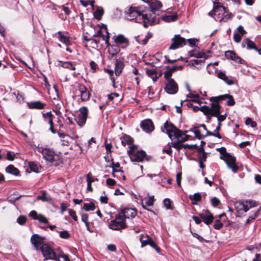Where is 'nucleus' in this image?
<instances>
[{
  "instance_id": "f257e3e1",
  "label": "nucleus",
  "mask_w": 261,
  "mask_h": 261,
  "mask_svg": "<svg viewBox=\"0 0 261 261\" xmlns=\"http://www.w3.org/2000/svg\"><path fill=\"white\" fill-rule=\"evenodd\" d=\"M148 3L150 9L147 11L145 10L146 14L144 17L145 24L152 25L153 23H158L159 20L156 19V16H159L162 12V4L160 1L158 0H149V2H146Z\"/></svg>"
},
{
  "instance_id": "f03ea898",
  "label": "nucleus",
  "mask_w": 261,
  "mask_h": 261,
  "mask_svg": "<svg viewBox=\"0 0 261 261\" xmlns=\"http://www.w3.org/2000/svg\"><path fill=\"white\" fill-rule=\"evenodd\" d=\"M201 111L207 116L208 120L211 119L212 116L216 117L218 121L222 122L224 121L227 116L226 113L223 115H220L221 106L219 103L212 102L211 107L207 106H202Z\"/></svg>"
},
{
  "instance_id": "7ed1b4c3",
  "label": "nucleus",
  "mask_w": 261,
  "mask_h": 261,
  "mask_svg": "<svg viewBox=\"0 0 261 261\" xmlns=\"http://www.w3.org/2000/svg\"><path fill=\"white\" fill-rule=\"evenodd\" d=\"M125 17L128 20H134L138 16H141V19L143 21V25L144 27H148L149 24H145V17L144 14L145 13V7L143 6H140L139 7H135L130 6L127 10H125Z\"/></svg>"
},
{
  "instance_id": "20e7f679",
  "label": "nucleus",
  "mask_w": 261,
  "mask_h": 261,
  "mask_svg": "<svg viewBox=\"0 0 261 261\" xmlns=\"http://www.w3.org/2000/svg\"><path fill=\"white\" fill-rule=\"evenodd\" d=\"M237 217H241L251 208L257 206L256 201L253 200L237 201L234 203Z\"/></svg>"
},
{
  "instance_id": "39448f33",
  "label": "nucleus",
  "mask_w": 261,
  "mask_h": 261,
  "mask_svg": "<svg viewBox=\"0 0 261 261\" xmlns=\"http://www.w3.org/2000/svg\"><path fill=\"white\" fill-rule=\"evenodd\" d=\"M218 150L221 154L220 157V159L225 162L228 168L230 169L234 173L237 172L239 170V167L236 164V158L226 152V148L224 147H221Z\"/></svg>"
},
{
  "instance_id": "423d86ee",
  "label": "nucleus",
  "mask_w": 261,
  "mask_h": 261,
  "mask_svg": "<svg viewBox=\"0 0 261 261\" xmlns=\"http://www.w3.org/2000/svg\"><path fill=\"white\" fill-rule=\"evenodd\" d=\"M161 130L163 133H166L171 139H172L173 136L179 139L182 135L180 130L177 128L172 123H169L168 121H166L164 125L161 127Z\"/></svg>"
},
{
  "instance_id": "0eeeda50",
  "label": "nucleus",
  "mask_w": 261,
  "mask_h": 261,
  "mask_svg": "<svg viewBox=\"0 0 261 261\" xmlns=\"http://www.w3.org/2000/svg\"><path fill=\"white\" fill-rule=\"evenodd\" d=\"M108 227L110 229L114 230L121 231L122 229H125L127 225L124 217L121 214L116 215L115 219L110 222Z\"/></svg>"
},
{
  "instance_id": "6e6552de",
  "label": "nucleus",
  "mask_w": 261,
  "mask_h": 261,
  "mask_svg": "<svg viewBox=\"0 0 261 261\" xmlns=\"http://www.w3.org/2000/svg\"><path fill=\"white\" fill-rule=\"evenodd\" d=\"M36 150L41 153L43 158L47 162L53 163L59 159V155L55 153L53 149L38 146Z\"/></svg>"
},
{
  "instance_id": "1a4fd4ad",
  "label": "nucleus",
  "mask_w": 261,
  "mask_h": 261,
  "mask_svg": "<svg viewBox=\"0 0 261 261\" xmlns=\"http://www.w3.org/2000/svg\"><path fill=\"white\" fill-rule=\"evenodd\" d=\"M88 114V109L86 107H82L79 109V113L75 116L74 120L80 127L83 126L86 122Z\"/></svg>"
},
{
  "instance_id": "9d476101",
  "label": "nucleus",
  "mask_w": 261,
  "mask_h": 261,
  "mask_svg": "<svg viewBox=\"0 0 261 261\" xmlns=\"http://www.w3.org/2000/svg\"><path fill=\"white\" fill-rule=\"evenodd\" d=\"M42 255L44 257L43 261L47 259H56V254L53 248L47 244H43L40 248Z\"/></svg>"
},
{
  "instance_id": "9b49d317",
  "label": "nucleus",
  "mask_w": 261,
  "mask_h": 261,
  "mask_svg": "<svg viewBox=\"0 0 261 261\" xmlns=\"http://www.w3.org/2000/svg\"><path fill=\"white\" fill-rule=\"evenodd\" d=\"M226 104L228 106H233L235 104V101L232 95L229 94L220 95L218 96L212 97L210 98V101L211 102L219 103V101L222 100H226Z\"/></svg>"
},
{
  "instance_id": "f8f14e48",
  "label": "nucleus",
  "mask_w": 261,
  "mask_h": 261,
  "mask_svg": "<svg viewBox=\"0 0 261 261\" xmlns=\"http://www.w3.org/2000/svg\"><path fill=\"white\" fill-rule=\"evenodd\" d=\"M131 150H127V153L132 162H142L144 159L149 160L146 156V152L142 150H139L135 152H130Z\"/></svg>"
},
{
  "instance_id": "ddd939ff",
  "label": "nucleus",
  "mask_w": 261,
  "mask_h": 261,
  "mask_svg": "<svg viewBox=\"0 0 261 261\" xmlns=\"http://www.w3.org/2000/svg\"><path fill=\"white\" fill-rule=\"evenodd\" d=\"M172 43L169 47V49H175L186 45V39L180 36L179 35H175L172 39Z\"/></svg>"
},
{
  "instance_id": "4468645a",
  "label": "nucleus",
  "mask_w": 261,
  "mask_h": 261,
  "mask_svg": "<svg viewBox=\"0 0 261 261\" xmlns=\"http://www.w3.org/2000/svg\"><path fill=\"white\" fill-rule=\"evenodd\" d=\"M115 43L121 45V48H126L129 45V41L127 38L122 34H118L113 37Z\"/></svg>"
},
{
  "instance_id": "2eb2a0df",
  "label": "nucleus",
  "mask_w": 261,
  "mask_h": 261,
  "mask_svg": "<svg viewBox=\"0 0 261 261\" xmlns=\"http://www.w3.org/2000/svg\"><path fill=\"white\" fill-rule=\"evenodd\" d=\"M165 91L170 94H174L178 91V86L174 80L166 81Z\"/></svg>"
},
{
  "instance_id": "dca6fc26",
  "label": "nucleus",
  "mask_w": 261,
  "mask_h": 261,
  "mask_svg": "<svg viewBox=\"0 0 261 261\" xmlns=\"http://www.w3.org/2000/svg\"><path fill=\"white\" fill-rule=\"evenodd\" d=\"M43 117L45 122L49 124V130L53 134H56V130L54 128L53 118L55 116L51 112H48L42 114Z\"/></svg>"
},
{
  "instance_id": "f3484780",
  "label": "nucleus",
  "mask_w": 261,
  "mask_h": 261,
  "mask_svg": "<svg viewBox=\"0 0 261 261\" xmlns=\"http://www.w3.org/2000/svg\"><path fill=\"white\" fill-rule=\"evenodd\" d=\"M44 238L41 237L39 235L35 234H33L31 238V242L34 245V248L36 250H38L40 246L42 245L44 243Z\"/></svg>"
},
{
  "instance_id": "a211bd4d",
  "label": "nucleus",
  "mask_w": 261,
  "mask_h": 261,
  "mask_svg": "<svg viewBox=\"0 0 261 261\" xmlns=\"http://www.w3.org/2000/svg\"><path fill=\"white\" fill-rule=\"evenodd\" d=\"M77 90L79 92L81 99L82 101H87L89 99L90 93L84 85H79Z\"/></svg>"
},
{
  "instance_id": "6ab92c4d",
  "label": "nucleus",
  "mask_w": 261,
  "mask_h": 261,
  "mask_svg": "<svg viewBox=\"0 0 261 261\" xmlns=\"http://www.w3.org/2000/svg\"><path fill=\"white\" fill-rule=\"evenodd\" d=\"M139 240L141 243V247H143L148 245H150V246H153V245H154V241L148 234H141L140 236Z\"/></svg>"
},
{
  "instance_id": "aec40b11",
  "label": "nucleus",
  "mask_w": 261,
  "mask_h": 261,
  "mask_svg": "<svg viewBox=\"0 0 261 261\" xmlns=\"http://www.w3.org/2000/svg\"><path fill=\"white\" fill-rule=\"evenodd\" d=\"M226 13V11L225 12H222L219 10L218 12L213 13V17L214 15L215 16L214 17L215 19L217 21H219L220 22H226L231 18V14H226L224 16H222Z\"/></svg>"
},
{
  "instance_id": "412c9836",
  "label": "nucleus",
  "mask_w": 261,
  "mask_h": 261,
  "mask_svg": "<svg viewBox=\"0 0 261 261\" xmlns=\"http://www.w3.org/2000/svg\"><path fill=\"white\" fill-rule=\"evenodd\" d=\"M225 56L227 59H230L232 61L240 64H243L244 61L239 57L237 54L232 50H227L225 52Z\"/></svg>"
},
{
  "instance_id": "4be33fe9",
  "label": "nucleus",
  "mask_w": 261,
  "mask_h": 261,
  "mask_svg": "<svg viewBox=\"0 0 261 261\" xmlns=\"http://www.w3.org/2000/svg\"><path fill=\"white\" fill-rule=\"evenodd\" d=\"M142 129L146 133H150L154 130V126L152 121L150 119H146L142 121L140 124Z\"/></svg>"
},
{
  "instance_id": "5701e85b",
  "label": "nucleus",
  "mask_w": 261,
  "mask_h": 261,
  "mask_svg": "<svg viewBox=\"0 0 261 261\" xmlns=\"http://www.w3.org/2000/svg\"><path fill=\"white\" fill-rule=\"evenodd\" d=\"M124 67V59H117L115 65V73L116 76H119Z\"/></svg>"
},
{
  "instance_id": "b1692460",
  "label": "nucleus",
  "mask_w": 261,
  "mask_h": 261,
  "mask_svg": "<svg viewBox=\"0 0 261 261\" xmlns=\"http://www.w3.org/2000/svg\"><path fill=\"white\" fill-rule=\"evenodd\" d=\"M120 214L124 217L125 219L126 218H134L137 215V211L134 208H125Z\"/></svg>"
},
{
  "instance_id": "393cba45",
  "label": "nucleus",
  "mask_w": 261,
  "mask_h": 261,
  "mask_svg": "<svg viewBox=\"0 0 261 261\" xmlns=\"http://www.w3.org/2000/svg\"><path fill=\"white\" fill-rule=\"evenodd\" d=\"M208 213V215H205L204 214H200L199 216L201 219H202L203 221L207 225L211 224L214 220V217L213 215L209 212L208 210L206 211Z\"/></svg>"
},
{
  "instance_id": "a878e982",
  "label": "nucleus",
  "mask_w": 261,
  "mask_h": 261,
  "mask_svg": "<svg viewBox=\"0 0 261 261\" xmlns=\"http://www.w3.org/2000/svg\"><path fill=\"white\" fill-rule=\"evenodd\" d=\"M120 51V48L117 45H112L108 49L109 58L112 59L115 57Z\"/></svg>"
},
{
  "instance_id": "bb28decb",
  "label": "nucleus",
  "mask_w": 261,
  "mask_h": 261,
  "mask_svg": "<svg viewBox=\"0 0 261 261\" xmlns=\"http://www.w3.org/2000/svg\"><path fill=\"white\" fill-rule=\"evenodd\" d=\"M190 57H195L196 58L206 59L207 55L203 52L199 51L198 50H191L189 53Z\"/></svg>"
},
{
  "instance_id": "cd10ccee",
  "label": "nucleus",
  "mask_w": 261,
  "mask_h": 261,
  "mask_svg": "<svg viewBox=\"0 0 261 261\" xmlns=\"http://www.w3.org/2000/svg\"><path fill=\"white\" fill-rule=\"evenodd\" d=\"M58 66H61L64 68L68 69L71 70H74L75 69V66L71 62L58 61Z\"/></svg>"
},
{
  "instance_id": "c85d7f7f",
  "label": "nucleus",
  "mask_w": 261,
  "mask_h": 261,
  "mask_svg": "<svg viewBox=\"0 0 261 261\" xmlns=\"http://www.w3.org/2000/svg\"><path fill=\"white\" fill-rule=\"evenodd\" d=\"M57 34L59 35L58 39L60 41L65 44L67 46L70 45V41L69 40V37L64 36L63 33L61 31H59L57 33Z\"/></svg>"
},
{
  "instance_id": "c756f323",
  "label": "nucleus",
  "mask_w": 261,
  "mask_h": 261,
  "mask_svg": "<svg viewBox=\"0 0 261 261\" xmlns=\"http://www.w3.org/2000/svg\"><path fill=\"white\" fill-rule=\"evenodd\" d=\"M189 197L192 201V204L193 205H197L198 204V202L200 201L201 199V196L199 193H196L193 195H190Z\"/></svg>"
},
{
  "instance_id": "7c9ffc66",
  "label": "nucleus",
  "mask_w": 261,
  "mask_h": 261,
  "mask_svg": "<svg viewBox=\"0 0 261 261\" xmlns=\"http://www.w3.org/2000/svg\"><path fill=\"white\" fill-rule=\"evenodd\" d=\"M217 77L219 79L225 81L226 83H227V84H228V85H231L233 84V81L231 80H228V77L226 76L225 73L223 72H219L217 73Z\"/></svg>"
},
{
  "instance_id": "2f4dec72",
  "label": "nucleus",
  "mask_w": 261,
  "mask_h": 261,
  "mask_svg": "<svg viewBox=\"0 0 261 261\" xmlns=\"http://www.w3.org/2000/svg\"><path fill=\"white\" fill-rule=\"evenodd\" d=\"M45 104L40 101H34L29 103V108L31 109H42L45 107Z\"/></svg>"
},
{
  "instance_id": "473e14b6",
  "label": "nucleus",
  "mask_w": 261,
  "mask_h": 261,
  "mask_svg": "<svg viewBox=\"0 0 261 261\" xmlns=\"http://www.w3.org/2000/svg\"><path fill=\"white\" fill-rule=\"evenodd\" d=\"M37 199L40 200L43 202H48L51 200V198L49 196L47 195L45 191H42L41 195L37 196Z\"/></svg>"
},
{
  "instance_id": "72a5a7b5",
  "label": "nucleus",
  "mask_w": 261,
  "mask_h": 261,
  "mask_svg": "<svg viewBox=\"0 0 261 261\" xmlns=\"http://www.w3.org/2000/svg\"><path fill=\"white\" fill-rule=\"evenodd\" d=\"M121 144L123 146H125L126 144L130 145L133 143V139L129 136H125L121 138Z\"/></svg>"
},
{
  "instance_id": "f704fd0d",
  "label": "nucleus",
  "mask_w": 261,
  "mask_h": 261,
  "mask_svg": "<svg viewBox=\"0 0 261 261\" xmlns=\"http://www.w3.org/2000/svg\"><path fill=\"white\" fill-rule=\"evenodd\" d=\"M6 171L7 172L15 175H17L19 174V170L12 165H9L7 167Z\"/></svg>"
},
{
  "instance_id": "c9c22d12",
  "label": "nucleus",
  "mask_w": 261,
  "mask_h": 261,
  "mask_svg": "<svg viewBox=\"0 0 261 261\" xmlns=\"http://www.w3.org/2000/svg\"><path fill=\"white\" fill-rule=\"evenodd\" d=\"M104 13V10L102 8H97L94 12V16L97 20H100Z\"/></svg>"
},
{
  "instance_id": "e433bc0d",
  "label": "nucleus",
  "mask_w": 261,
  "mask_h": 261,
  "mask_svg": "<svg viewBox=\"0 0 261 261\" xmlns=\"http://www.w3.org/2000/svg\"><path fill=\"white\" fill-rule=\"evenodd\" d=\"M162 19L165 22H171L174 21L177 19V15H167L162 16Z\"/></svg>"
},
{
  "instance_id": "4c0bfd02",
  "label": "nucleus",
  "mask_w": 261,
  "mask_h": 261,
  "mask_svg": "<svg viewBox=\"0 0 261 261\" xmlns=\"http://www.w3.org/2000/svg\"><path fill=\"white\" fill-rule=\"evenodd\" d=\"M28 164L32 171L35 172H39V170L40 169V166L39 165L33 162H29Z\"/></svg>"
},
{
  "instance_id": "58836bf2",
  "label": "nucleus",
  "mask_w": 261,
  "mask_h": 261,
  "mask_svg": "<svg viewBox=\"0 0 261 261\" xmlns=\"http://www.w3.org/2000/svg\"><path fill=\"white\" fill-rule=\"evenodd\" d=\"M83 208L86 211H94L95 208V206L93 202L85 203L83 205Z\"/></svg>"
},
{
  "instance_id": "ea45409f",
  "label": "nucleus",
  "mask_w": 261,
  "mask_h": 261,
  "mask_svg": "<svg viewBox=\"0 0 261 261\" xmlns=\"http://www.w3.org/2000/svg\"><path fill=\"white\" fill-rule=\"evenodd\" d=\"M190 130L194 133L195 137L197 138L201 139L204 138V135L201 134L200 131L198 129L197 127H194L191 129Z\"/></svg>"
},
{
  "instance_id": "a19ab883",
  "label": "nucleus",
  "mask_w": 261,
  "mask_h": 261,
  "mask_svg": "<svg viewBox=\"0 0 261 261\" xmlns=\"http://www.w3.org/2000/svg\"><path fill=\"white\" fill-rule=\"evenodd\" d=\"M199 58H197V59H193L191 60L189 62V64L193 66H195L197 65H200L201 63H203L204 62V61L205 59H198Z\"/></svg>"
},
{
  "instance_id": "79ce46f5",
  "label": "nucleus",
  "mask_w": 261,
  "mask_h": 261,
  "mask_svg": "<svg viewBox=\"0 0 261 261\" xmlns=\"http://www.w3.org/2000/svg\"><path fill=\"white\" fill-rule=\"evenodd\" d=\"M259 213V211L257 210L254 212L251 215H250L247 220L246 224H248L253 220H255V219L258 216Z\"/></svg>"
},
{
  "instance_id": "37998d69",
  "label": "nucleus",
  "mask_w": 261,
  "mask_h": 261,
  "mask_svg": "<svg viewBox=\"0 0 261 261\" xmlns=\"http://www.w3.org/2000/svg\"><path fill=\"white\" fill-rule=\"evenodd\" d=\"M120 164L117 163H114L112 162L111 165L109 166H108L107 167H112L113 168V172H122L121 170L117 169V168H118L120 167Z\"/></svg>"
},
{
  "instance_id": "c03bdc74",
  "label": "nucleus",
  "mask_w": 261,
  "mask_h": 261,
  "mask_svg": "<svg viewBox=\"0 0 261 261\" xmlns=\"http://www.w3.org/2000/svg\"><path fill=\"white\" fill-rule=\"evenodd\" d=\"M246 41H247V48L248 49H256V46L255 43L252 41L249 40L248 38L246 39Z\"/></svg>"
},
{
  "instance_id": "a18cd8bd",
  "label": "nucleus",
  "mask_w": 261,
  "mask_h": 261,
  "mask_svg": "<svg viewBox=\"0 0 261 261\" xmlns=\"http://www.w3.org/2000/svg\"><path fill=\"white\" fill-rule=\"evenodd\" d=\"M82 221L85 224L87 229L89 230L88 223V215L87 214H83L81 216Z\"/></svg>"
},
{
  "instance_id": "49530a36",
  "label": "nucleus",
  "mask_w": 261,
  "mask_h": 261,
  "mask_svg": "<svg viewBox=\"0 0 261 261\" xmlns=\"http://www.w3.org/2000/svg\"><path fill=\"white\" fill-rule=\"evenodd\" d=\"M172 146L170 143H168L166 146L163 149V151L167 153L168 154L171 155L172 153V150L171 149Z\"/></svg>"
},
{
  "instance_id": "de8ad7c7",
  "label": "nucleus",
  "mask_w": 261,
  "mask_h": 261,
  "mask_svg": "<svg viewBox=\"0 0 261 261\" xmlns=\"http://www.w3.org/2000/svg\"><path fill=\"white\" fill-rule=\"evenodd\" d=\"M170 144L172 147L176 149L178 151H179L181 148H183V144H181L179 141L172 142Z\"/></svg>"
},
{
  "instance_id": "09e8293b",
  "label": "nucleus",
  "mask_w": 261,
  "mask_h": 261,
  "mask_svg": "<svg viewBox=\"0 0 261 261\" xmlns=\"http://www.w3.org/2000/svg\"><path fill=\"white\" fill-rule=\"evenodd\" d=\"M154 196H149L148 199L145 202L146 205L148 206H152L154 202Z\"/></svg>"
},
{
  "instance_id": "8fccbe9b",
  "label": "nucleus",
  "mask_w": 261,
  "mask_h": 261,
  "mask_svg": "<svg viewBox=\"0 0 261 261\" xmlns=\"http://www.w3.org/2000/svg\"><path fill=\"white\" fill-rule=\"evenodd\" d=\"M245 123L246 125L250 124L251 126L253 128L255 127L257 125L256 122L252 121V120L250 118H247L246 119Z\"/></svg>"
},
{
  "instance_id": "3c124183",
  "label": "nucleus",
  "mask_w": 261,
  "mask_h": 261,
  "mask_svg": "<svg viewBox=\"0 0 261 261\" xmlns=\"http://www.w3.org/2000/svg\"><path fill=\"white\" fill-rule=\"evenodd\" d=\"M172 73H173L168 69L164 72V77L166 81H169V80H173L171 78Z\"/></svg>"
},
{
  "instance_id": "603ef678",
  "label": "nucleus",
  "mask_w": 261,
  "mask_h": 261,
  "mask_svg": "<svg viewBox=\"0 0 261 261\" xmlns=\"http://www.w3.org/2000/svg\"><path fill=\"white\" fill-rule=\"evenodd\" d=\"M37 220H39V222L44 224H47L48 223V221L46 218L41 214L38 215Z\"/></svg>"
},
{
  "instance_id": "864d4df0",
  "label": "nucleus",
  "mask_w": 261,
  "mask_h": 261,
  "mask_svg": "<svg viewBox=\"0 0 261 261\" xmlns=\"http://www.w3.org/2000/svg\"><path fill=\"white\" fill-rule=\"evenodd\" d=\"M211 204L214 207H216L218 206L220 203V201L218 198H217L216 197H214L212 198L211 200Z\"/></svg>"
},
{
  "instance_id": "5fc2aeb1",
  "label": "nucleus",
  "mask_w": 261,
  "mask_h": 261,
  "mask_svg": "<svg viewBox=\"0 0 261 261\" xmlns=\"http://www.w3.org/2000/svg\"><path fill=\"white\" fill-rule=\"evenodd\" d=\"M27 221V218L24 216H20L17 219V222L20 225L24 224Z\"/></svg>"
},
{
  "instance_id": "6e6d98bb",
  "label": "nucleus",
  "mask_w": 261,
  "mask_h": 261,
  "mask_svg": "<svg viewBox=\"0 0 261 261\" xmlns=\"http://www.w3.org/2000/svg\"><path fill=\"white\" fill-rule=\"evenodd\" d=\"M145 70L146 74L149 76H151L153 75H156L158 73V72L155 69H146Z\"/></svg>"
},
{
  "instance_id": "4d7b16f0",
  "label": "nucleus",
  "mask_w": 261,
  "mask_h": 261,
  "mask_svg": "<svg viewBox=\"0 0 261 261\" xmlns=\"http://www.w3.org/2000/svg\"><path fill=\"white\" fill-rule=\"evenodd\" d=\"M223 226V224L219 220H217L215 221V224L213 225V227L216 229H220Z\"/></svg>"
},
{
  "instance_id": "13d9d810",
  "label": "nucleus",
  "mask_w": 261,
  "mask_h": 261,
  "mask_svg": "<svg viewBox=\"0 0 261 261\" xmlns=\"http://www.w3.org/2000/svg\"><path fill=\"white\" fill-rule=\"evenodd\" d=\"M243 35H241V34L238 33H234L233 34V40L234 41L237 43L240 42L242 37Z\"/></svg>"
},
{
  "instance_id": "bf43d9fd",
  "label": "nucleus",
  "mask_w": 261,
  "mask_h": 261,
  "mask_svg": "<svg viewBox=\"0 0 261 261\" xmlns=\"http://www.w3.org/2000/svg\"><path fill=\"white\" fill-rule=\"evenodd\" d=\"M68 213L70 215V216L73 218V219L77 221V217L76 215V212L75 211L72 210V209H68Z\"/></svg>"
},
{
  "instance_id": "052dcab7",
  "label": "nucleus",
  "mask_w": 261,
  "mask_h": 261,
  "mask_svg": "<svg viewBox=\"0 0 261 261\" xmlns=\"http://www.w3.org/2000/svg\"><path fill=\"white\" fill-rule=\"evenodd\" d=\"M60 237L63 239H68L70 237V234L67 230H64L60 232Z\"/></svg>"
},
{
  "instance_id": "680f3d73",
  "label": "nucleus",
  "mask_w": 261,
  "mask_h": 261,
  "mask_svg": "<svg viewBox=\"0 0 261 261\" xmlns=\"http://www.w3.org/2000/svg\"><path fill=\"white\" fill-rule=\"evenodd\" d=\"M167 69H169L171 72L173 73L174 71H176L177 70H182L183 68V67L182 66H173L172 68H169L168 66L166 67Z\"/></svg>"
},
{
  "instance_id": "e2e57ef3",
  "label": "nucleus",
  "mask_w": 261,
  "mask_h": 261,
  "mask_svg": "<svg viewBox=\"0 0 261 261\" xmlns=\"http://www.w3.org/2000/svg\"><path fill=\"white\" fill-rule=\"evenodd\" d=\"M164 204L167 209H172L171 205V201L169 199H165L164 200Z\"/></svg>"
},
{
  "instance_id": "0e129e2a",
  "label": "nucleus",
  "mask_w": 261,
  "mask_h": 261,
  "mask_svg": "<svg viewBox=\"0 0 261 261\" xmlns=\"http://www.w3.org/2000/svg\"><path fill=\"white\" fill-rule=\"evenodd\" d=\"M199 161L205 162L207 158L206 153H201L198 155Z\"/></svg>"
},
{
  "instance_id": "69168bd1",
  "label": "nucleus",
  "mask_w": 261,
  "mask_h": 261,
  "mask_svg": "<svg viewBox=\"0 0 261 261\" xmlns=\"http://www.w3.org/2000/svg\"><path fill=\"white\" fill-rule=\"evenodd\" d=\"M72 138L70 137V138L61 139V144L63 146H68L69 145V141L72 140Z\"/></svg>"
},
{
  "instance_id": "338daca9",
  "label": "nucleus",
  "mask_w": 261,
  "mask_h": 261,
  "mask_svg": "<svg viewBox=\"0 0 261 261\" xmlns=\"http://www.w3.org/2000/svg\"><path fill=\"white\" fill-rule=\"evenodd\" d=\"M239 34H241V35H244L246 33V31L244 29L242 25H239L237 28Z\"/></svg>"
},
{
  "instance_id": "774afa93",
  "label": "nucleus",
  "mask_w": 261,
  "mask_h": 261,
  "mask_svg": "<svg viewBox=\"0 0 261 261\" xmlns=\"http://www.w3.org/2000/svg\"><path fill=\"white\" fill-rule=\"evenodd\" d=\"M7 159L10 161H13L15 158V154L11 151H8L7 153Z\"/></svg>"
}]
</instances>
